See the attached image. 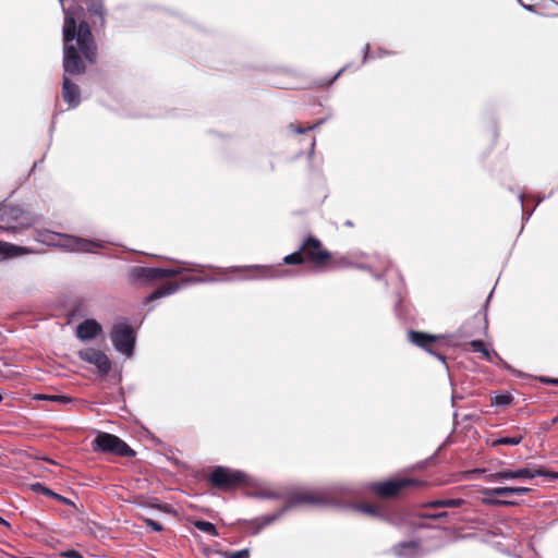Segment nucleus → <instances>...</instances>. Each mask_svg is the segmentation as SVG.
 <instances>
[{"mask_svg":"<svg viewBox=\"0 0 558 558\" xmlns=\"http://www.w3.org/2000/svg\"><path fill=\"white\" fill-rule=\"evenodd\" d=\"M63 70L62 97L70 108L81 104L80 87L68 75L83 74L88 64L96 62L97 44L89 24L84 19V10L77 3L63 9Z\"/></svg>","mask_w":558,"mask_h":558,"instance_id":"f257e3e1","label":"nucleus"},{"mask_svg":"<svg viewBox=\"0 0 558 558\" xmlns=\"http://www.w3.org/2000/svg\"><path fill=\"white\" fill-rule=\"evenodd\" d=\"M360 489L347 483L332 484L318 489H298L286 495V505L277 512L265 514L252 521L253 534H258L264 527L277 521L290 509L301 505L342 506L341 497H354Z\"/></svg>","mask_w":558,"mask_h":558,"instance_id":"f03ea898","label":"nucleus"},{"mask_svg":"<svg viewBox=\"0 0 558 558\" xmlns=\"http://www.w3.org/2000/svg\"><path fill=\"white\" fill-rule=\"evenodd\" d=\"M38 241L72 253H95L96 248L105 247V242L100 240H89L49 230L40 232Z\"/></svg>","mask_w":558,"mask_h":558,"instance_id":"7ed1b4c3","label":"nucleus"},{"mask_svg":"<svg viewBox=\"0 0 558 558\" xmlns=\"http://www.w3.org/2000/svg\"><path fill=\"white\" fill-rule=\"evenodd\" d=\"M34 222V217L19 206H0V229L16 233L23 229L29 228Z\"/></svg>","mask_w":558,"mask_h":558,"instance_id":"20e7f679","label":"nucleus"},{"mask_svg":"<svg viewBox=\"0 0 558 558\" xmlns=\"http://www.w3.org/2000/svg\"><path fill=\"white\" fill-rule=\"evenodd\" d=\"M92 449L99 453H111L119 457H134L135 451L120 437L98 432L97 436L92 441Z\"/></svg>","mask_w":558,"mask_h":558,"instance_id":"39448f33","label":"nucleus"},{"mask_svg":"<svg viewBox=\"0 0 558 558\" xmlns=\"http://www.w3.org/2000/svg\"><path fill=\"white\" fill-rule=\"evenodd\" d=\"M110 338L114 349L126 355L133 354L135 344V332L133 328L126 323H119L112 327Z\"/></svg>","mask_w":558,"mask_h":558,"instance_id":"423d86ee","label":"nucleus"},{"mask_svg":"<svg viewBox=\"0 0 558 558\" xmlns=\"http://www.w3.org/2000/svg\"><path fill=\"white\" fill-rule=\"evenodd\" d=\"M536 476H549L553 478L557 477L556 474L543 469L526 466L518 470H502L496 473H492L487 476V480L489 482H498L502 480H531Z\"/></svg>","mask_w":558,"mask_h":558,"instance_id":"0eeeda50","label":"nucleus"},{"mask_svg":"<svg viewBox=\"0 0 558 558\" xmlns=\"http://www.w3.org/2000/svg\"><path fill=\"white\" fill-rule=\"evenodd\" d=\"M244 476V473L240 471L217 466L210 473L209 481L217 488L227 489L242 483Z\"/></svg>","mask_w":558,"mask_h":558,"instance_id":"6e6552de","label":"nucleus"},{"mask_svg":"<svg viewBox=\"0 0 558 558\" xmlns=\"http://www.w3.org/2000/svg\"><path fill=\"white\" fill-rule=\"evenodd\" d=\"M217 280L218 279H215L213 277H189V278L182 279L181 283L169 282V283L165 284L163 287L156 289L154 292H151L149 295H147L145 301L151 302V301H155L160 298L172 295V294L177 293L181 289L182 286L204 283V282H214Z\"/></svg>","mask_w":558,"mask_h":558,"instance_id":"1a4fd4ad","label":"nucleus"},{"mask_svg":"<svg viewBox=\"0 0 558 558\" xmlns=\"http://www.w3.org/2000/svg\"><path fill=\"white\" fill-rule=\"evenodd\" d=\"M418 482L413 478H392L372 485L373 490L381 497H393L409 486H416Z\"/></svg>","mask_w":558,"mask_h":558,"instance_id":"9d476101","label":"nucleus"},{"mask_svg":"<svg viewBox=\"0 0 558 558\" xmlns=\"http://www.w3.org/2000/svg\"><path fill=\"white\" fill-rule=\"evenodd\" d=\"M304 258L314 264H323L330 258V253L323 248L322 242L314 238L308 236L300 246Z\"/></svg>","mask_w":558,"mask_h":558,"instance_id":"9b49d317","label":"nucleus"},{"mask_svg":"<svg viewBox=\"0 0 558 558\" xmlns=\"http://www.w3.org/2000/svg\"><path fill=\"white\" fill-rule=\"evenodd\" d=\"M129 280L133 284L146 286L154 281L161 280V268L134 266L129 269Z\"/></svg>","mask_w":558,"mask_h":558,"instance_id":"f8f14e48","label":"nucleus"},{"mask_svg":"<svg viewBox=\"0 0 558 558\" xmlns=\"http://www.w3.org/2000/svg\"><path fill=\"white\" fill-rule=\"evenodd\" d=\"M78 356L84 362L93 364L101 374H108L111 368V362L100 350L86 348L78 351Z\"/></svg>","mask_w":558,"mask_h":558,"instance_id":"ddd939ff","label":"nucleus"},{"mask_svg":"<svg viewBox=\"0 0 558 558\" xmlns=\"http://www.w3.org/2000/svg\"><path fill=\"white\" fill-rule=\"evenodd\" d=\"M408 340L416 347L424 349L427 353L436 356L439 361L446 364L445 355L437 353L430 348V344L438 340L437 336L428 335L422 331L410 330L408 332Z\"/></svg>","mask_w":558,"mask_h":558,"instance_id":"4468645a","label":"nucleus"},{"mask_svg":"<svg viewBox=\"0 0 558 558\" xmlns=\"http://www.w3.org/2000/svg\"><path fill=\"white\" fill-rule=\"evenodd\" d=\"M231 271L238 270H255L258 272L256 276L248 277L247 279H275L281 278L288 275V271L281 269L280 266H245V267H233L230 269Z\"/></svg>","mask_w":558,"mask_h":558,"instance_id":"2eb2a0df","label":"nucleus"},{"mask_svg":"<svg viewBox=\"0 0 558 558\" xmlns=\"http://www.w3.org/2000/svg\"><path fill=\"white\" fill-rule=\"evenodd\" d=\"M175 264H178L177 267L172 268H161L162 279L163 278H170L175 277L179 275H183L186 272H197L203 274L206 268H213V266H206L202 264H192L189 262H182V260H173Z\"/></svg>","mask_w":558,"mask_h":558,"instance_id":"dca6fc26","label":"nucleus"},{"mask_svg":"<svg viewBox=\"0 0 558 558\" xmlns=\"http://www.w3.org/2000/svg\"><path fill=\"white\" fill-rule=\"evenodd\" d=\"M102 331L101 325L95 319H85L77 325L75 335L80 340L86 341L96 338Z\"/></svg>","mask_w":558,"mask_h":558,"instance_id":"f3484780","label":"nucleus"},{"mask_svg":"<svg viewBox=\"0 0 558 558\" xmlns=\"http://www.w3.org/2000/svg\"><path fill=\"white\" fill-rule=\"evenodd\" d=\"M345 497H341V504L342 506H337L338 508H348L355 511H359L365 515L373 517V518H379L383 519L384 511L375 505H366V504H351L344 501Z\"/></svg>","mask_w":558,"mask_h":558,"instance_id":"a211bd4d","label":"nucleus"},{"mask_svg":"<svg viewBox=\"0 0 558 558\" xmlns=\"http://www.w3.org/2000/svg\"><path fill=\"white\" fill-rule=\"evenodd\" d=\"M531 492V488L527 487H493V488H484L482 490L483 495H494L507 497L511 495H525Z\"/></svg>","mask_w":558,"mask_h":558,"instance_id":"6ab92c4d","label":"nucleus"},{"mask_svg":"<svg viewBox=\"0 0 558 558\" xmlns=\"http://www.w3.org/2000/svg\"><path fill=\"white\" fill-rule=\"evenodd\" d=\"M418 548L415 542H401L392 547V551L397 556H409L416 553Z\"/></svg>","mask_w":558,"mask_h":558,"instance_id":"aec40b11","label":"nucleus"},{"mask_svg":"<svg viewBox=\"0 0 558 558\" xmlns=\"http://www.w3.org/2000/svg\"><path fill=\"white\" fill-rule=\"evenodd\" d=\"M464 502L465 501L461 498H447L430 501L426 506L430 508H457L462 506Z\"/></svg>","mask_w":558,"mask_h":558,"instance_id":"412c9836","label":"nucleus"},{"mask_svg":"<svg viewBox=\"0 0 558 558\" xmlns=\"http://www.w3.org/2000/svg\"><path fill=\"white\" fill-rule=\"evenodd\" d=\"M87 9L92 14L99 17L100 25L104 26L106 10L101 0H90L87 4Z\"/></svg>","mask_w":558,"mask_h":558,"instance_id":"4be33fe9","label":"nucleus"},{"mask_svg":"<svg viewBox=\"0 0 558 558\" xmlns=\"http://www.w3.org/2000/svg\"><path fill=\"white\" fill-rule=\"evenodd\" d=\"M469 345L473 349V351L482 353L483 356L489 362L492 361L493 355L498 356L496 352L490 353L482 340H472Z\"/></svg>","mask_w":558,"mask_h":558,"instance_id":"5701e85b","label":"nucleus"},{"mask_svg":"<svg viewBox=\"0 0 558 558\" xmlns=\"http://www.w3.org/2000/svg\"><path fill=\"white\" fill-rule=\"evenodd\" d=\"M523 440V435L500 437L492 442L493 447L505 446H517Z\"/></svg>","mask_w":558,"mask_h":558,"instance_id":"b1692460","label":"nucleus"},{"mask_svg":"<svg viewBox=\"0 0 558 558\" xmlns=\"http://www.w3.org/2000/svg\"><path fill=\"white\" fill-rule=\"evenodd\" d=\"M485 497L482 499V502L487 506H498V507H509L514 506L517 502L511 500H502L495 498L494 495H484Z\"/></svg>","mask_w":558,"mask_h":558,"instance_id":"393cba45","label":"nucleus"},{"mask_svg":"<svg viewBox=\"0 0 558 558\" xmlns=\"http://www.w3.org/2000/svg\"><path fill=\"white\" fill-rule=\"evenodd\" d=\"M22 247L0 241V255L16 256Z\"/></svg>","mask_w":558,"mask_h":558,"instance_id":"a878e982","label":"nucleus"},{"mask_svg":"<svg viewBox=\"0 0 558 558\" xmlns=\"http://www.w3.org/2000/svg\"><path fill=\"white\" fill-rule=\"evenodd\" d=\"M195 527L204 533L210 534L213 536H218L217 529L215 524L208 521H196L194 523Z\"/></svg>","mask_w":558,"mask_h":558,"instance_id":"bb28decb","label":"nucleus"},{"mask_svg":"<svg viewBox=\"0 0 558 558\" xmlns=\"http://www.w3.org/2000/svg\"><path fill=\"white\" fill-rule=\"evenodd\" d=\"M363 52H364V56H363V64L366 63L368 60L371 59H376V58H381L387 54V52L383 49H379L378 51L376 52H371L369 51V45L366 44L363 48Z\"/></svg>","mask_w":558,"mask_h":558,"instance_id":"cd10ccee","label":"nucleus"},{"mask_svg":"<svg viewBox=\"0 0 558 558\" xmlns=\"http://www.w3.org/2000/svg\"><path fill=\"white\" fill-rule=\"evenodd\" d=\"M283 262H284V264H288V265L302 264L304 262V256H303L302 251H300V248H299L298 251L293 252L292 254L287 255L283 258Z\"/></svg>","mask_w":558,"mask_h":558,"instance_id":"c85d7f7f","label":"nucleus"},{"mask_svg":"<svg viewBox=\"0 0 558 558\" xmlns=\"http://www.w3.org/2000/svg\"><path fill=\"white\" fill-rule=\"evenodd\" d=\"M43 494L45 496L51 497V498H53V499H56V500H58V501H60V502H62L64 505H74L73 501H71L69 498L63 497V496L52 492L49 488L43 487Z\"/></svg>","mask_w":558,"mask_h":558,"instance_id":"c756f323","label":"nucleus"},{"mask_svg":"<svg viewBox=\"0 0 558 558\" xmlns=\"http://www.w3.org/2000/svg\"><path fill=\"white\" fill-rule=\"evenodd\" d=\"M513 398L511 395H498L494 398L493 404L497 407H506L509 405L512 402Z\"/></svg>","mask_w":558,"mask_h":558,"instance_id":"7c9ffc66","label":"nucleus"},{"mask_svg":"<svg viewBox=\"0 0 558 558\" xmlns=\"http://www.w3.org/2000/svg\"><path fill=\"white\" fill-rule=\"evenodd\" d=\"M257 496L259 498H265V499H282V498L286 499L284 495H282L281 493H278V492H274V490H262L257 494Z\"/></svg>","mask_w":558,"mask_h":558,"instance_id":"2f4dec72","label":"nucleus"},{"mask_svg":"<svg viewBox=\"0 0 558 558\" xmlns=\"http://www.w3.org/2000/svg\"><path fill=\"white\" fill-rule=\"evenodd\" d=\"M225 558H250V549L244 548L233 553H225Z\"/></svg>","mask_w":558,"mask_h":558,"instance_id":"473e14b6","label":"nucleus"},{"mask_svg":"<svg viewBox=\"0 0 558 558\" xmlns=\"http://www.w3.org/2000/svg\"><path fill=\"white\" fill-rule=\"evenodd\" d=\"M143 520H144L145 524L147 526H149L155 532H161L163 530V526L159 522H157L153 519L144 518Z\"/></svg>","mask_w":558,"mask_h":558,"instance_id":"72a5a7b5","label":"nucleus"},{"mask_svg":"<svg viewBox=\"0 0 558 558\" xmlns=\"http://www.w3.org/2000/svg\"><path fill=\"white\" fill-rule=\"evenodd\" d=\"M518 198H519V202H520V204H521L522 210H524V193H520V194L518 195ZM534 209H535V207H534V208H532V209H531L530 211H527V213L523 211V217H522L523 221L529 220V218H530V217H531V215L533 214Z\"/></svg>","mask_w":558,"mask_h":558,"instance_id":"f704fd0d","label":"nucleus"},{"mask_svg":"<svg viewBox=\"0 0 558 558\" xmlns=\"http://www.w3.org/2000/svg\"><path fill=\"white\" fill-rule=\"evenodd\" d=\"M60 556L65 557V558H82L83 557L82 554L75 549L64 550L60 554Z\"/></svg>","mask_w":558,"mask_h":558,"instance_id":"c9c22d12","label":"nucleus"},{"mask_svg":"<svg viewBox=\"0 0 558 558\" xmlns=\"http://www.w3.org/2000/svg\"><path fill=\"white\" fill-rule=\"evenodd\" d=\"M43 399L50 400V401L63 402V403L71 401V399L66 396H45V397H43Z\"/></svg>","mask_w":558,"mask_h":558,"instance_id":"e433bc0d","label":"nucleus"},{"mask_svg":"<svg viewBox=\"0 0 558 558\" xmlns=\"http://www.w3.org/2000/svg\"><path fill=\"white\" fill-rule=\"evenodd\" d=\"M539 380L544 384L558 386V378L541 377Z\"/></svg>","mask_w":558,"mask_h":558,"instance_id":"4c0bfd02","label":"nucleus"},{"mask_svg":"<svg viewBox=\"0 0 558 558\" xmlns=\"http://www.w3.org/2000/svg\"><path fill=\"white\" fill-rule=\"evenodd\" d=\"M289 128L298 134H304L305 132L308 131L307 128L294 126L293 124H290Z\"/></svg>","mask_w":558,"mask_h":558,"instance_id":"58836bf2","label":"nucleus"},{"mask_svg":"<svg viewBox=\"0 0 558 558\" xmlns=\"http://www.w3.org/2000/svg\"><path fill=\"white\" fill-rule=\"evenodd\" d=\"M349 68V65H344L342 66L336 74L335 76L328 82V84H332L347 69Z\"/></svg>","mask_w":558,"mask_h":558,"instance_id":"ea45409f","label":"nucleus"},{"mask_svg":"<svg viewBox=\"0 0 558 558\" xmlns=\"http://www.w3.org/2000/svg\"><path fill=\"white\" fill-rule=\"evenodd\" d=\"M448 515V512H439V513H435V514H429L428 517L432 518V519H442Z\"/></svg>","mask_w":558,"mask_h":558,"instance_id":"a19ab883","label":"nucleus"},{"mask_svg":"<svg viewBox=\"0 0 558 558\" xmlns=\"http://www.w3.org/2000/svg\"><path fill=\"white\" fill-rule=\"evenodd\" d=\"M338 263L340 267L351 266V263L345 257H342Z\"/></svg>","mask_w":558,"mask_h":558,"instance_id":"79ce46f5","label":"nucleus"},{"mask_svg":"<svg viewBox=\"0 0 558 558\" xmlns=\"http://www.w3.org/2000/svg\"><path fill=\"white\" fill-rule=\"evenodd\" d=\"M324 121H325V120H324V119H322V120L317 121L316 123H314V124H312V125H308V126H307V130H314V129L318 128L319 125H322V124L324 123Z\"/></svg>","mask_w":558,"mask_h":558,"instance_id":"37998d69","label":"nucleus"},{"mask_svg":"<svg viewBox=\"0 0 558 558\" xmlns=\"http://www.w3.org/2000/svg\"><path fill=\"white\" fill-rule=\"evenodd\" d=\"M520 3H521V5H522L526 11H530V12H534V11H535V9H534V7H533V5H531V4H524V3H522V2H520Z\"/></svg>","mask_w":558,"mask_h":558,"instance_id":"c03bdc74","label":"nucleus"},{"mask_svg":"<svg viewBox=\"0 0 558 558\" xmlns=\"http://www.w3.org/2000/svg\"><path fill=\"white\" fill-rule=\"evenodd\" d=\"M0 524H1V525H4V526H7V527H10V526H11V524H10L5 519H3L2 517H0Z\"/></svg>","mask_w":558,"mask_h":558,"instance_id":"a18cd8bd","label":"nucleus"},{"mask_svg":"<svg viewBox=\"0 0 558 558\" xmlns=\"http://www.w3.org/2000/svg\"><path fill=\"white\" fill-rule=\"evenodd\" d=\"M314 147H315V140L313 138L312 143H311V153H313Z\"/></svg>","mask_w":558,"mask_h":558,"instance_id":"49530a36","label":"nucleus"},{"mask_svg":"<svg viewBox=\"0 0 558 558\" xmlns=\"http://www.w3.org/2000/svg\"><path fill=\"white\" fill-rule=\"evenodd\" d=\"M543 201H544V197H543V196H542V197H538V198L536 199V206H537L538 204H541Z\"/></svg>","mask_w":558,"mask_h":558,"instance_id":"de8ad7c7","label":"nucleus"},{"mask_svg":"<svg viewBox=\"0 0 558 558\" xmlns=\"http://www.w3.org/2000/svg\"><path fill=\"white\" fill-rule=\"evenodd\" d=\"M356 267H357L359 269H368V267H367V266H365V265H357Z\"/></svg>","mask_w":558,"mask_h":558,"instance_id":"09e8293b","label":"nucleus"},{"mask_svg":"<svg viewBox=\"0 0 558 558\" xmlns=\"http://www.w3.org/2000/svg\"><path fill=\"white\" fill-rule=\"evenodd\" d=\"M374 277H375L377 280H379V279H380V276H379V275L374 274Z\"/></svg>","mask_w":558,"mask_h":558,"instance_id":"8fccbe9b","label":"nucleus"},{"mask_svg":"<svg viewBox=\"0 0 558 558\" xmlns=\"http://www.w3.org/2000/svg\"><path fill=\"white\" fill-rule=\"evenodd\" d=\"M490 298H492V293H490V294H488V298H487V300H486V303H488V302H489Z\"/></svg>","mask_w":558,"mask_h":558,"instance_id":"3c124183","label":"nucleus"},{"mask_svg":"<svg viewBox=\"0 0 558 558\" xmlns=\"http://www.w3.org/2000/svg\"><path fill=\"white\" fill-rule=\"evenodd\" d=\"M367 270H368V272H371V275L374 276V271H372V269L368 268Z\"/></svg>","mask_w":558,"mask_h":558,"instance_id":"603ef678","label":"nucleus"},{"mask_svg":"<svg viewBox=\"0 0 558 558\" xmlns=\"http://www.w3.org/2000/svg\"><path fill=\"white\" fill-rule=\"evenodd\" d=\"M367 270H368V272H371V275L374 276V271H372V269L368 268Z\"/></svg>","mask_w":558,"mask_h":558,"instance_id":"864d4df0","label":"nucleus"},{"mask_svg":"<svg viewBox=\"0 0 558 558\" xmlns=\"http://www.w3.org/2000/svg\"><path fill=\"white\" fill-rule=\"evenodd\" d=\"M2 399H3V398H2V395L0 393V402L2 401Z\"/></svg>","mask_w":558,"mask_h":558,"instance_id":"5fc2aeb1","label":"nucleus"}]
</instances>
